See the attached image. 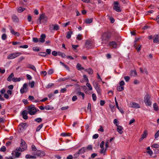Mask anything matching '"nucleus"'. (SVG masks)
<instances>
[{
	"label": "nucleus",
	"instance_id": "49",
	"mask_svg": "<svg viewBox=\"0 0 159 159\" xmlns=\"http://www.w3.org/2000/svg\"><path fill=\"white\" fill-rule=\"evenodd\" d=\"M35 121L38 122V123H40L42 122V119L40 118H36L35 119Z\"/></svg>",
	"mask_w": 159,
	"mask_h": 159
},
{
	"label": "nucleus",
	"instance_id": "28",
	"mask_svg": "<svg viewBox=\"0 0 159 159\" xmlns=\"http://www.w3.org/2000/svg\"><path fill=\"white\" fill-rule=\"evenodd\" d=\"M153 107L154 110L155 111H157L159 110V107L157 103H155L153 104Z\"/></svg>",
	"mask_w": 159,
	"mask_h": 159
},
{
	"label": "nucleus",
	"instance_id": "59",
	"mask_svg": "<svg viewBox=\"0 0 159 159\" xmlns=\"http://www.w3.org/2000/svg\"><path fill=\"white\" fill-rule=\"evenodd\" d=\"M6 150V148L5 146H3L1 148L0 150L2 152H5Z\"/></svg>",
	"mask_w": 159,
	"mask_h": 159
},
{
	"label": "nucleus",
	"instance_id": "62",
	"mask_svg": "<svg viewBox=\"0 0 159 159\" xmlns=\"http://www.w3.org/2000/svg\"><path fill=\"white\" fill-rule=\"evenodd\" d=\"M84 79V80L88 82L89 81L88 79V78L87 76L85 75H84L83 76Z\"/></svg>",
	"mask_w": 159,
	"mask_h": 159
},
{
	"label": "nucleus",
	"instance_id": "37",
	"mask_svg": "<svg viewBox=\"0 0 159 159\" xmlns=\"http://www.w3.org/2000/svg\"><path fill=\"white\" fill-rule=\"evenodd\" d=\"M117 89L118 91H121L124 89V87L120 85L118 86Z\"/></svg>",
	"mask_w": 159,
	"mask_h": 159
},
{
	"label": "nucleus",
	"instance_id": "38",
	"mask_svg": "<svg viewBox=\"0 0 159 159\" xmlns=\"http://www.w3.org/2000/svg\"><path fill=\"white\" fill-rule=\"evenodd\" d=\"M153 41L154 43H157L158 42H159V41L158 39V36L157 35H156V36L155 37L153 40Z\"/></svg>",
	"mask_w": 159,
	"mask_h": 159
},
{
	"label": "nucleus",
	"instance_id": "53",
	"mask_svg": "<svg viewBox=\"0 0 159 159\" xmlns=\"http://www.w3.org/2000/svg\"><path fill=\"white\" fill-rule=\"evenodd\" d=\"M79 155L80 154H79L78 152L77 153H76L74 154L73 157L74 158H76L78 157Z\"/></svg>",
	"mask_w": 159,
	"mask_h": 159
},
{
	"label": "nucleus",
	"instance_id": "46",
	"mask_svg": "<svg viewBox=\"0 0 159 159\" xmlns=\"http://www.w3.org/2000/svg\"><path fill=\"white\" fill-rule=\"evenodd\" d=\"M92 99L93 101H95L97 99V97L95 93H93L92 95Z\"/></svg>",
	"mask_w": 159,
	"mask_h": 159
},
{
	"label": "nucleus",
	"instance_id": "48",
	"mask_svg": "<svg viewBox=\"0 0 159 159\" xmlns=\"http://www.w3.org/2000/svg\"><path fill=\"white\" fill-rule=\"evenodd\" d=\"M152 147L153 148H158L159 147V145L157 143H154L153 144L152 146Z\"/></svg>",
	"mask_w": 159,
	"mask_h": 159
},
{
	"label": "nucleus",
	"instance_id": "2",
	"mask_svg": "<svg viewBox=\"0 0 159 159\" xmlns=\"http://www.w3.org/2000/svg\"><path fill=\"white\" fill-rule=\"evenodd\" d=\"M28 113L30 115H32L35 114L37 110H39L35 108L33 105H32L29 107L28 108Z\"/></svg>",
	"mask_w": 159,
	"mask_h": 159
},
{
	"label": "nucleus",
	"instance_id": "8",
	"mask_svg": "<svg viewBox=\"0 0 159 159\" xmlns=\"http://www.w3.org/2000/svg\"><path fill=\"white\" fill-rule=\"evenodd\" d=\"M93 84L98 93L100 94L101 91L98 84L96 82L94 81L93 82Z\"/></svg>",
	"mask_w": 159,
	"mask_h": 159
},
{
	"label": "nucleus",
	"instance_id": "15",
	"mask_svg": "<svg viewBox=\"0 0 159 159\" xmlns=\"http://www.w3.org/2000/svg\"><path fill=\"white\" fill-rule=\"evenodd\" d=\"M46 36L44 34H41L39 40V42L43 43L45 41V38Z\"/></svg>",
	"mask_w": 159,
	"mask_h": 159
},
{
	"label": "nucleus",
	"instance_id": "31",
	"mask_svg": "<svg viewBox=\"0 0 159 159\" xmlns=\"http://www.w3.org/2000/svg\"><path fill=\"white\" fill-rule=\"evenodd\" d=\"M14 75L13 73H12L7 78V80L9 81H11V80H12L13 77H14Z\"/></svg>",
	"mask_w": 159,
	"mask_h": 159
},
{
	"label": "nucleus",
	"instance_id": "58",
	"mask_svg": "<svg viewBox=\"0 0 159 159\" xmlns=\"http://www.w3.org/2000/svg\"><path fill=\"white\" fill-rule=\"evenodd\" d=\"M77 39L78 40H81L82 39V35L80 34H79L78 35L77 37Z\"/></svg>",
	"mask_w": 159,
	"mask_h": 159
},
{
	"label": "nucleus",
	"instance_id": "16",
	"mask_svg": "<svg viewBox=\"0 0 159 159\" xmlns=\"http://www.w3.org/2000/svg\"><path fill=\"white\" fill-rule=\"evenodd\" d=\"M147 134H148L147 131H144L143 132V134L141 135V137L139 139V141L140 142L142 141L146 137Z\"/></svg>",
	"mask_w": 159,
	"mask_h": 159
},
{
	"label": "nucleus",
	"instance_id": "36",
	"mask_svg": "<svg viewBox=\"0 0 159 159\" xmlns=\"http://www.w3.org/2000/svg\"><path fill=\"white\" fill-rule=\"evenodd\" d=\"M20 78H16L14 77L12 79V81L14 82H19L20 80Z\"/></svg>",
	"mask_w": 159,
	"mask_h": 159
},
{
	"label": "nucleus",
	"instance_id": "9",
	"mask_svg": "<svg viewBox=\"0 0 159 159\" xmlns=\"http://www.w3.org/2000/svg\"><path fill=\"white\" fill-rule=\"evenodd\" d=\"M20 148H17L14 151L15 153V157L13 156L14 158H18L19 156L21 155V153L19 152H21Z\"/></svg>",
	"mask_w": 159,
	"mask_h": 159
},
{
	"label": "nucleus",
	"instance_id": "3",
	"mask_svg": "<svg viewBox=\"0 0 159 159\" xmlns=\"http://www.w3.org/2000/svg\"><path fill=\"white\" fill-rule=\"evenodd\" d=\"M150 99L151 96L148 94H147L145 96L144 101L146 105L150 106L151 105L152 102L150 100Z\"/></svg>",
	"mask_w": 159,
	"mask_h": 159
},
{
	"label": "nucleus",
	"instance_id": "56",
	"mask_svg": "<svg viewBox=\"0 0 159 159\" xmlns=\"http://www.w3.org/2000/svg\"><path fill=\"white\" fill-rule=\"evenodd\" d=\"M101 149H102L100 150V153L101 154L104 153L107 150V149H106V148L105 149H104V148Z\"/></svg>",
	"mask_w": 159,
	"mask_h": 159
},
{
	"label": "nucleus",
	"instance_id": "60",
	"mask_svg": "<svg viewBox=\"0 0 159 159\" xmlns=\"http://www.w3.org/2000/svg\"><path fill=\"white\" fill-rule=\"evenodd\" d=\"M33 50L34 51L37 52H38L39 50V49L37 47H33Z\"/></svg>",
	"mask_w": 159,
	"mask_h": 159
},
{
	"label": "nucleus",
	"instance_id": "10",
	"mask_svg": "<svg viewBox=\"0 0 159 159\" xmlns=\"http://www.w3.org/2000/svg\"><path fill=\"white\" fill-rule=\"evenodd\" d=\"M45 155V152L41 150H39L37 151L35 155L39 157H42Z\"/></svg>",
	"mask_w": 159,
	"mask_h": 159
},
{
	"label": "nucleus",
	"instance_id": "34",
	"mask_svg": "<svg viewBox=\"0 0 159 159\" xmlns=\"http://www.w3.org/2000/svg\"><path fill=\"white\" fill-rule=\"evenodd\" d=\"M85 21L86 23L90 24L93 21L92 18H88L86 19L85 20Z\"/></svg>",
	"mask_w": 159,
	"mask_h": 159
},
{
	"label": "nucleus",
	"instance_id": "41",
	"mask_svg": "<svg viewBox=\"0 0 159 159\" xmlns=\"http://www.w3.org/2000/svg\"><path fill=\"white\" fill-rule=\"evenodd\" d=\"M59 56H61L62 58H65L66 57V55L63 53L59 52L58 53Z\"/></svg>",
	"mask_w": 159,
	"mask_h": 159
},
{
	"label": "nucleus",
	"instance_id": "1",
	"mask_svg": "<svg viewBox=\"0 0 159 159\" xmlns=\"http://www.w3.org/2000/svg\"><path fill=\"white\" fill-rule=\"evenodd\" d=\"M111 37V35L109 33L105 32L103 33L101 37L102 44L103 45L107 44L109 41Z\"/></svg>",
	"mask_w": 159,
	"mask_h": 159
},
{
	"label": "nucleus",
	"instance_id": "39",
	"mask_svg": "<svg viewBox=\"0 0 159 159\" xmlns=\"http://www.w3.org/2000/svg\"><path fill=\"white\" fill-rule=\"evenodd\" d=\"M39 55L40 56L45 57L46 56L47 53L44 52H41L39 53Z\"/></svg>",
	"mask_w": 159,
	"mask_h": 159
},
{
	"label": "nucleus",
	"instance_id": "23",
	"mask_svg": "<svg viewBox=\"0 0 159 159\" xmlns=\"http://www.w3.org/2000/svg\"><path fill=\"white\" fill-rule=\"evenodd\" d=\"M86 151V148L85 147H83L80 149L78 152L80 154H82L85 152Z\"/></svg>",
	"mask_w": 159,
	"mask_h": 159
},
{
	"label": "nucleus",
	"instance_id": "30",
	"mask_svg": "<svg viewBox=\"0 0 159 159\" xmlns=\"http://www.w3.org/2000/svg\"><path fill=\"white\" fill-rule=\"evenodd\" d=\"M77 94L79 96H81L82 97V99H84L85 97V94L83 92H81L80 91H78Z\"/></svg>",
	"mask_w": 159,
	"mask_h": 159
},
{
	"label": "nucleus",
	"instance_id": "6",
	"mask_svg": "<svg viewBox=\"0 0 159 159\" xmlns=\"http://www.w3.org/2000/svg\"><path fill=\"white\" fill-rule=\"evenodd\" d=\"M47 18L45 16V15L43 14H42L40 15V16L38 19V23L39 24H41L42 23V21L43 22V21L46 22L47 20Z\"/></svg>",
	"mask_w": 159,
	"mask_h": 159
},
{
	"label": "nucleus",
	"instance_id": "54",
	"mask_svg": "<svg viewBox=\"0 0 159 159\" xmlns=\"http://www.w3.org/2000/svg\"><path fill=\"white\" fill-rule=\"evenodd\" d=\"M124 78L125 81L127 82H128L130 79V77L129 76H125L124 77Z\"/></svg>",
	"mask_w": 159,
	"mask_h": 159
},
{
	"label": "nucleus",
	"instance_id": "18",
	"mask_svg": "<svg viewBox=\"0 0 159 159\" xmlns=\"http://www.w3.org/2000/svg\"><path fill=\"white\" fill-rule=\"evenodd\" d=\"M109 45L111 46L114 48H117L116 43L115 41H112L109 43Z\"/></svg>",
	"mask_w": 159,
	"mask_h": 159
},
{
	"label": "nucleus",
	"instance_id": "35",
	"mask_svg": "<svg viewBox=\"0 0 159 159\" xmlns=\"http://www.w3.org/2000/svg\"><path fill=\"white\" fill-rule=\"evenodd\" d=\"M52 26H53V30H58L59 29V25L57 24H55L54 25H52Z\"/></svg>",
	"mask_w": 159,
	"mask_h": 159
},
{
	"label": "nucleus",
	"instance_id": "61",
	"mask_svg": "<svg viewBox=\"0 0 159 159\" xmlns=\"http://www.w3.org/2000/svg\"><path fill=\"white\" fill-rule=\"evenodd\" d=\"M6 91V90L4 88H3L0 91V93L2 94H3L5 93Z\"/></svg>",
	"mask_w": 159,
	"mask_h": 159
},
{
	"label": "nucleus",
	"instance_id": "47",
	"mask_svg": "<svg viewBox=\"0 0 159 159\" xmlns=\"http://www.w3.org/2000/svg\"><path fill=\"white\" fill-rule=\"evenodd\" d=\"M86 85L88 87L89 90H92V88L90 83H86Z\"/></svg>",
	"mask_w": 159,
	"mask_h": 159
},
{
	"label": "nucleus",
	"instance_id": "64",
	"mask_svg": "<svg viewBox=\"0 0 159 159\" xmlns=\"http://www.w3.org/2000/svg\"><path fill=\"white\" fill-rule=\"evenodd\" d=\"M159 136V130L157 131L155 135V138H157Z\"/></svg>",
	"mask_w": 159,
	"mask_h": 159
},
{
	"label": "nucleus",
	"instance_id": "14",
	"mask_svg": "<svg viewBox=\"0 0 159 159\" xmlns=\"http://www.w3.org/2000/svg\"><path fill=\"white\" fill-rule=\"evenodd\" d=\"M10 29L11 32L12 34L18 37L20 36L19 33L15 31L12 28L11 26H10Z\"/></svg>",
	"mask_w": 159,
	"mask_h": 159
},
{
	"label": "nucleus",
	"instance_id": "24",
	"mask_svg": "<svg viewBox=\"0 0 159 159\" xmlns=\"http://www.w3.org/2000/svg\"><path fill=\"white\" fill-rule=\"evenodd\" d=\"M26 159H35L36 158L35 156H32L29 154H27L25 156Z\"/></svg>",
	"mask_w": 159,
	"mask_h": 159
},
{
	"label": "nucleus",
	"instance_id": "17",
	"mask_svg": "<svg viewBox=\"0 0 159 159\" xmlns=\"http://www.w3.org/2000/svg\"><path fill=\"white\" fill-rule=\"evenodd\" d=\"M22 115L23 118L25 120H26L28 119V111L27 110L24 111L22 112Z\"/></svg>",
	"mask_w": 159,
	"mask_h": 159
},
{
	"label": "nucleus",
	"instance_id": "11",
	"mask_svg": "<svg viewBox=\"0 0 159 159\" xmlns=\"http://www.w3.org/2000/svg\"><path fill=\"white\" fill-rule=\"evenodd\" d=\"M115 5L113 7V9L118 12L121 11L120 8L118 6L119 3L118 2H114Z\"/></svg>",
	"mask_w": 159,
	"mask_h": 159
},
{
	"label": "nucleus",
	"instance_id": "4",
	"mask_svg": "<svg viewBox=\"0 0 159 159\" xmlns=\"http://www.w3.org/2000/svg\"><path fill=\"white\" fill-rule=\"evenodd\" d=\"M22 54L20 52L13 53L9 54L7 57V58L8 59H12L16 58Z\"/></svg>",
	"mask_w": 159,
	"mask_h": 159
},
{
	"label": "nucleus",
	"instance_id": "55",
	"mask_svg": "<svg viewBox=\"0 0 159 159\" xmlns=\"http://www.w3.org/2000/svg\"><path fill=\"white\" fill-rule=\"evenodd\" d=\"M104 143H105L103 141H102L101 142V143H100V148H104Z\"/></svg>",
	"mask_w": 159,
	"mask_h": 159
},
{
	"label": "nucleus",
	"instance_id": "32",
	"mask_svg": "<svg viewBox=\"0 0 159 159\" xmlns=\"http://www.w3.org/2000/svg\"><path fill=\"white\" fill-rule=\"evenodd\" d=\"M25 9L24 8H22L21 7H19L17 8V10L18 12L21 13Z\"/></svg>",
	"mask_w": 159,
	"mask_h": 159
},
{
	"label": "nucleus",
	"instance_id": "5",
	"mask_svg": "<svg viewBox=\"0 0 159 159\" xmlns=\"http://www.w3.org/2000/svg\"><path fill=\"white\" fill-rule=\"evenodd\" d=\"M28 84L26 83H24L20 89V93L21 94H23L26 93L28 91V89L27 87Z\"/></svg>",
	"mask_w": 159,
	"mask_h": 159
},
{
	"label": "nucleus",
	"instance_id": "45",
	"mask_svg": "<svg viewBox=\"0 0 159 159\" xmlns=\"http://www.w3.org/2000/svg\"><path fill=\"white\" fill-rule=\"evenodd\" d=\"M25 59V57L23 56H21L18 58V62H20L22 60Z\"/></svg>",
	"mask_w": 159,
	"mask_h": 159
},
{
	"label": "nucleus",
	"instance_id": "42",
	"mask_svg": "<svg viewBox=\"0 0 159 159\" xmlns=\"http://www.w3.org/2000/svg\"><path fill=\"white\" fill-rule=\"evenodd\" d=\"M43 124H40L39 125L37 128L36 131L37 132H38L39 131L40 129H41V128L43 127Z\"/></svg>",
	"mask_w": 159,
	"mask_h": 159
},
{
	"label": "nucleus",
	"instance_id": "29",
	"mask_svg": "<svg viewBox=\"0 0 159 159\" xmlns=\"http://www.w3.org/2000/svg\"><path fill=\"white\" fill-rule=\"evenodd\" d=\"M91 104L89 103L87 107V112L90 113H91Z\"/></svg>",
	"mask_w": 159,
	"mask_h": 159
},
{
	"label": "nucleus",
	"instance_id": "19",
	"mask_svg": "<svg viewBox=\"0 0 159 159\" xmlns=\"http://www.w3.org/2000/svg\"><path fill=\"white\" fill-rule=\"evenodd\" d=\"M117 126V131L120 134H122L123 133L122 131L123 128L121 126L119 125Z\"/></svg>",
	"mask_w": 159,
	"mask_h": 159
},
{
	"label": "nucleus",
	"instance_id": "25",
	"mask_svg": "<svg viewBox=\"0 0 159 159\" xmlns=\"http://www.w3.org/2000/svg\"><path fill=\"white\" fill-rule=\"evenodd\" d=\"M85 45L87 48H89L91 47L92 44L91 42L90 41L87 40L86 41Z\"/></svg>",
	"mask_w": 159,
	"mask_h": 159
},
{
	"label": "nucleus",
	"instance_id": "12",
	"mask_svg": "<svg viewBox=\"0 0 159 159\" xmlns=\"http://www.w3.org/2000/svg\"><path fill=\"white\" fill-rule=\"evenodd\" d=\"M131 107L134 108H139L140 107V106L138 103L134 102H131L130 103Z\"/></svg>",
	"mask_w": 159,
	"mask_h": 159
},
{
	"label": "nucleus",
	"instance_id": "22",
	"mask_svg": "<svg viewBox=\"0 0 159 159\" xmlns=\"http://www.w3.org/2000/svg\"><path fill=\"white\" fill-rule=\"evenodd\" d=\"M13 21L16 23L18 22L19 21V19L17 16L15 15H13L12 17Z\"/></svg>",
	"mask_w": 159,
	"mask_h": 159
},
{
	"label": "nucleus",
	"instance_id": "51",
	"mask_svg": "<svg viewBox=\"0 0 159 159\" xmlns=\"http://www.w3.org/2000/svg\"><path fill=\"white\" fill-rule=\"evenodd\" d=\"M53 73V70L52 69H49L48 72V74L49 75H50L52 74Z\"/></svg>",
	"mask_w": 159,
	"mask_h": 159
},
{
	"label": "nucleus",
	"instance_id": "26",
	"mask_svg": "<svg viewBox=\"0 0 159 159\" xmlns=\"http://www.w3.org/2000/svg\"><path fill=\"white\" fill-rule=\"evenodd\" d=\"M48 100V98H45L40 100H35L33 102H34L37 103L39 102H43L45 101H47Z\"/></svg>",
	"mask_w": 159,
	"mask_h": 159
},
{
	"label": "nucleus",
	"instance_id": "27",
	"mask_svg": "<svg viewBox=\"0 0 159 159\" xmlns=\"http://www.w3.org/2000/svg\"><path fill=\"white\" fill-rule=\"evenodd\" d=\"M73 34V32L71 31H68L67 32L66 38L68 39H70L71 37V35Z\"/></svg>",
	"mask_w": 159,
	"mask_h": 159
},
{
	"label": "nucleus",
	"instance_id": "52",
	"mask_svg": "<svg viewBox=\"0 0 159 159\" xmlns=\"http://www.w3.org/2000/svg\"><path fill=\"white\" fill-rule=\"evenodd\" d=\"M7 37V36L5 34H3L2 36V39L3 40H5Z\"/></svg>",
	"mask_w": 159,
	"mask_h": 159
},
{
	"label": "nucleus",
	"instance_id": "7",
	"mask_svg": "<svg viewBox=\"0 0 159 159\" xmlns=\"http://www.w3.org/2000/svg\"><path fill=\"white\" fill-rule=\"evenodd\" d=\"M27 145L25 141L23 139H21V143L20 144V146L19 148H20L21 152L23 151L27 148Z\"/></svg>",
	"mask_w": 159,
	"mask_h": 159
},
{
	"label": "nucleus",
	"instance_id": "33",
	"mask_svg": "<svg viewBox=\"0 0 159 159\" xmlns=\"http://www.w3.org/2000/svg\"><path fill=\"white\" fill-rule=\"evenodd\" d=\"M28 68L34 70L35 71H36V69L35 67L33 65L31 64H29L28 66Z\"/></svg>",
	"mask_w": 159,
	"mask_h": 159
},
{
	"label": "nucleus",
	"instance_id": "57",
	"mask_svg": "<svg viewBox=\"0 0 159 159\" xmlns=\"http://www.w3.org/2000/svg\"><path fill=\"white\" fill-rule=\"evenodd\" d=\"M86 148V150L88 149L89 150H91L92 149V147L91 145H89L87 147H85Z\"/></svg>",
	"mask_w": 159,
	"mask_h": 159
},
{
	"label": "nucleus",
	"instance_id": "13",
	"mask_svg": "<svg viewBox=\"0 0 159 159\" xmlns=\"http://www.w3.org/2000/svg\"><path fill=\"white\" fill-rule=\"evenodd\" d=\"M27 126L28 125L26 123H21L19 126V127L20 130L26 129Z\"/></svg>",
	"mask_w": 159,
	"mask_h": 159
},
{
	"label": "nucleus",
	"instance_id": "40",
	"mask_svg": "<svg viewBox=\"0 0 159 159\" xmlns=\"http://www.w3.org/2000/svg\"><path fill=\"white\" fill-rule=\"evenodd\" d=\"M130 75L132 76H135L137 75L136 72L135 70H132L130 72Z\"/></svg>",
	"mask_w": 159,
	"mask_h": 159
},
{
	"label": "nucleus",
	"instance_id": "63",
	"mask_svg": "<svg viewBox=\"0 0 159 159\" xmlns=\"http://www.w3.org/2000/svg\"><path fill=\"white\" fill-rule=\"evenodd\" d=\"M46 52H47V54H51V50L50 49H47L46 50Z\"/></svg>",
	"mask_w": 159,
	"mask_h": 159
},
{
	"label": "nucleus",
	"instance_id": "44",
	"mask_svg": "<svg viewBox=\"0 0 159 159\" xmlns=\"http://www.w3.org/2000/svg\"><path fill=\"white\" fill-rule=\"evenodd\" d=\"M29 84L31 88H33L34 86V81H32L31 82L29 83Z\"/></svg>",
	"mask_w": 159,
	"mask_h": 159
},
{
	"label": "nucleus",
	"instance_id": "50",
	"mask_svg": "<svg viewBox=\"0 0 159 159\" xmlns=\"http://www.w3.org/2000/svg\"><path fill=\"white\" fill-rule=\"evenodd\" d=\"M33 41L35 43H37L38 42H39V40L37 38H33Z\"/></svg>",
	"mask_w": 159,
	"mask_h": 159
},
{
	"label": "nucleus",
	"instance_id": "21",
	"mask_svg": "<svg viewBox=\"0 0 159 159\" xmlns=\"http://www.w3.org/2000/svg\"><path fill=\"white\" fill-rule=\"evenodd\" d=\"M76 68L79 70H81L84 69L83 67H82L81 64L80 63H77L76 66Z\"/></svg>",
	"mask_w": 159,
	"mask_h": 159
},
{
	"label": "nucleus",
	"instance_id": "20",
	"mask_svg": "<svg viewBox=\"0 0 159 159\" xmlns=\"http://www.w3.org/2000/svg\"><path fill=\"white\" fill-rule=\"evenodd\" d=\"M85 71L87 72L89 74L92 75L93 73V70L91 68H89L84 70Z\"/></svg>",
	"mask_w": 159,
	"mask_h": 159
},
{
	"label": "nucleus",
	"instance_id": "43",
	"mask_svg": "<svg viewBox=\"0 0 159 159\" xmlns=\"http://www.w3.org/2000/svg\"><path fill=\"white\" fill-rule=\"evenodd\" d=\"M28 99L29 100L34 102L33 101L34 100V96H29L28 97Z\"/></svg>",
	"mask_w": 159,
	"mask_h": 159
}]
</instances>
